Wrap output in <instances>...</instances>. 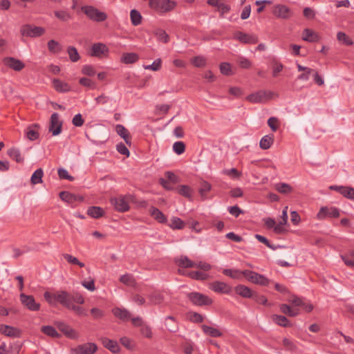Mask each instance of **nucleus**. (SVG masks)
I'll use <instances>...</instances> for the list:
<instances>
[{"label": "nucleus", "instance_id": "f257e3e1", "mask_svg": "<svg viewBox=\"0 0 354 354\" xmlns=\"http://www.w3.org/2000/svg\"><path fill=\"white\" fill-rule=\"evenodd\" d=\"M46 301L52 304L58 302L68 310H71L74 305L72 295L66 291H58L54 293L46 291Z\"/></svg>", "mask_w": 354, "mask_h": 354}, {"label": "nucleus", "instance_id": "f03ea898", "mask_svg": "<svg viewBox=\"0 0 354 354\" xmlns=\"http://www.w3.org/2000/svg\"><path fill=\"white\" fill-rule=\"evenodd\" d=\"M149 5L158 12H167L174 9L176 3L171 0H150Z\"/></svg>", "mask_w": 354, "mask_h": 354}, {"label": "nucleus", "instance_id": "7ed1b4c3", "mask_svg": "<svg viewBox=\"0 0 354 354\" xmlns=\"http://www.w3.org/2000/svg\"><path fill=\"white\" fill-rule=\"evenodd\" d=\"M242 273L245 279L253 283L266 286L270 283V280L267 277L256 272L245 270L242 271Z\"/></svg>", "mask_w": 354, "mask_h": 354}, {"label": "nucleus", "instance_id": "20e7f679", "mask_svg": "<svg viewBox=\"0 0 354 354\" xmlns=\"http://www.w3.org/2000/svg\"><path fill=\"white\" fill-rule=\"evenodd\" d=\"M84 13L91 20L100 22L106 19L107 15L91 6H85L81 8Z\"/></svg>", "mask_w": 354, "mask_h": 354}, {"label": "nucleus", "instance_id": "39448f33", "mask_svg": "<svg viewBox=\"0 0 354 354\" xmlns=\"http://www.w3.org/2000/svg\"><path fill=\"white\" fill-rule=\"evenodd\" d=\"M189 300L196 306H209L212 304V299L208 296L198 292H192L187 294Z\"/></svg>", "mask_w": 354, "mask_h": 354}, {"label": "nucleus", "instance_id": "423d86ee", "mask_svg": "<svg viewBox=\"0 0 354 354\" xmlns=\"http://www.w3.org/2000/svg\"><path fill=\"white\" fill-rule=\"evenodd\" d=\"M128 198L127 196L123 195L112 197L110 199V203L118 212H125L129 209Z\"/></svg>", "mask_w": 354, "mask_h": 354}, {"label": "nucleus", "instance_id": "0eeeda50", "mask_svg": "<svg viewBox=\"0 0 354 354\" xmlns=\"http://www.w3.org/2000/svg\"><path fill=\"white\" fill-rule=\"evenodd\" d=\"M62 126L63 121L60 120L59 115L57 113H53L50 119L49 133H51L53 136L59 135L62 131Z\"/></svg>", "mask_w": 354, "mask_h": 354}, {"label": "nucleus", "instance_id": "6e6552de", "mask_svg": "<svg viewBox=\"0 0 354 354\" xmlns=\"http://www.w3.org/2000/svg\"><path fill=\"white\" fill-rule=\"evenodd\" d=\"M272 13L275 17L282 19H288L293 15L292 10L283 4L274 5L272 7Z\"/></svg>", "mask_w": 354, "mask_h": 354}, {"label": "nucleus", "instance_id": "1a4fd4ad", "mask_svg": "<svg viewBox=\"0 0 354 354\" xmlns=\"http://www.w3.org/2000/svg\"><path fill=\"white\" fill-rule=\"evenodd\" d=\"M97 350V346L95 343L88 342L80 344L71 349V354H94Z\"/></svg>", "mask_w": 354, "mask_h": 354}, {"label": "nucleus", "instance_id": "9d476101", "mask_svg": "<svg viewBox=\"0 0 354 354\" xmlns=\"http://www.w3.org/2000/svg\"><path fill=\"white\" fill-rule=\"evenodd\" d=\"M60 198L70 205L72 207H75L77 203L84 201V197L81 195H76L69 192L63 191L59 193Z\"/></svg>", "mask_w": 354, "mask_h": 354}, {"label": "nucleus", "instance_id": "9b49d317", "mask_svg": "<svg viewBox=\"0 0 354 354\" xmlns=\"http://www.w3.org/2000/svg\"><path fill=\"white\" fill-rule=\"evenodd\" d=\"M339 209L335 207H322L317 214L318 220H324L326 218H337L339 216Z\"/></svg>", "mask_w": 354, "mask_h": 354}, {"label": "nucleus", "instance_id": "f8f14e48", "mask_svg": "<svg viewBox=\"0 0 354 354\" xmlns=\"http://www.w3.org/2000/svg\"><path fill=\"white\" fill-rule=\"evenodd\" d=\"M272 93L266 91H259L246 97V100L252 103H263L271 98Z\"/></svg>", "mask_w": 354, "mask_h": 354}, {"label": "nucleus", "instance_id": "ddd939ff", "mask_svg": "<svg viewBox=\"0 0 354 354\" xmlns=\"http://www.w3.org/2000/svg\"><path fill=\"white\" fill-rule=\"evenodd\" d=\"M20 32L24 36L35 37L41 35L44 29L41 27L26 24L21 26Z\"/></svg>", "mask_w": 354, "mask_h": 354}, {"label": "nucleus", "instance_id": "4468645a", "mask_svg": "<svg viewBox=\"0 0 354 354\" xmlns=\"http://www.w3.org/2000/svg\"><path fill=\"white\" fill-rule=\"evenodd\" d=\"M2 62L6 66L15 71H21L25 67V64L20 59L12 57H4Z\"/></svg>", "mask_w": 354, "mask_h": 354}, {"label": "nucleus", "instance_id": "2eb2a0df", "mask_svg": "<svg viewBox=\"0 0 354 354\" xmlns=\"http://www.w3.org/2000/svg\"><path fill=\"white\" fill-rule=\"evenodd\" d=\"M20 300L21 304L30 310L37 311L40 308V304L37 303L34 297L31 295H26L24 293H21L20 295Z\"/></svg>", "mask_w": 354, "mask_h": 354}, {"label": "nucleus", "instance_id": "dca6fc26", "mask_svg": "<svg viewBox=\"0 0 354 354\" xmlns=\"http://www.w3.org/2000/svg\"><path fill=\"white\" fill-rule=\"evenodd\" d=\"M209 288L218 293L229 294L232 290L230 286L225 282L216 281L209 284Z\"/></svg>", "mask_w": 354, "mask_h": 354}, {"label": "nucleus", "instance_id": "f3484780", "mask_svg": "<svg viewBox=\"0 0 354 354\" xmlns=\"http://www.w3.org/2000/svg\"><path fill=\"white\" fill-rule=\"evenodd\" d=\"M51 84L53 88L58 93H67L71 90L69 84L57 78L51 79Z\"/></svg>", "mask_w": 354, "mask_h": 354}, {"label": "nucleus", "instance_id": "a211bd4d", "mask_svg": "<svg viewBox=\"0 0 354 354\" xmlns=\"http://www.w3.org/2000/svg\"><path fill=\"white\" fill-rule=\"evenodd\" d=\"M57 326L67 337L71 339H77L79 335L75 330L64 322H57Z\"/></svg>", "mask_w": 354, "mask_h": 354}, {"label": "nucleus", "instance_id": "6ab92c4d", "mask_svg": "<svg viewBox=\"0 0 354 354\" xmlns=\"http://www.w3.org/2000/svg\"><path fill=\"white\" fill-rule=\"evenodd\" d=\"M234 38L244 44H256L258 42V37L254 35H249L243 32H237Z\"/></svg>", "mask_w": 354, "mask_h": 354}, {"label": "nucleus", "instance_id": "aec40b11", "mask_svg": "<svg viewBox=\"0 0 354 354\" xmlns=\"http://www.w3.org/2000/svg\"><path fill=\"white\" fill-rule=\"evenodd\" d=\"M223 0H207V3L213 7H216L217 10L221 13V16L224 14L228 13L231 7L230 5L222 2Z\"/></svg>", "mask_w": 354, "mask_h": 354}, {"label": "nucleus", "instance_id": "412c9836", "mask_svg": "<svg viewBox=\"0 0 354 354\" xmlns=\"http://www.w3.org/2000/svg\"><path fill=\"white\" fill-rule=\"evenodd\" d=\"M109 53V48L102 43H95L92 46L91 56L101 57L103 55Z\"/></svg>", "mask_w": 354, "mask_h": 354}, {"label": "nucleus", "instance_id": "4be33fe9", "mask_svg": "<svg viewBox=\"0 0 354 354\" xmlns=\"http://www.w3.org/2000/svg\"><path fill=\"white\" fill-rule=\"evenodd\" d=\"M100 340L103 346L112 353H117L120 351V346L116 341L107 337H101Z\"/></svg>", "mask_w": 354, "mask_h": 354}, {"label": "nucleus", "instance_id": "5701e85b", "mask_svg": "<svg viewBox=\"0 0 354 354\" xmlns=\"http://www.w3.org/2000/svg\"><path fill=\"white\" fill-rule=\"evenodd\" d=\"M0 333L12 337H19L20 334L19 330L17 328L4 324L0 325Z\"/></svg>", "mask_w": 354, "mask_h": 354}, {"label": "nucleus", "instance_id": "b1692460", "mask_svg": "<svg viewBox=\"0 0 354 354\" xmlns=\"http://www.w3.org/2000/svg\"><path fill=\"white\" fill-rule=\"evenodd\" d=\"M149 213L151 216L158 223H167V218L166 216L157 207L153 206L151 207V208L149 209Z\"/></svg>", "mask_w": 354, "mask_h": 354}, {"label": "nucleus", "instance_id": "393cba45", "mask_svg": "<svg viewBox=\"0 0 354 354\" xmlns=\"http://www.w3.org/2000/svg\"><path fill=\"white\" fill-rule=\"evenodd\" d=\"M112 313L115 317L122 321H127L131 317L130 313L125 308L116 307L112 309Z\"/></svg>", "mask_w": 354, "mask_h": 354}, {"label": "nucleus", "instance_id": "a878e982", "mask_svg": "<svg viewBox=\"0 0 354 354\" xmlns=\"http://www.w3.org/2000/svg\"><path fill=\"white\" fill-rule=\"evenodd\" d=\"M234 290L236 293L241 296L242 297L252 298L253 297L252 290L244 285H238L235 287Z\"/></svg>", "mask_w": 354, "mask_h": 354}, {"label": "nucleus", "instance_id": "bb28decb", "mask_svg": "<svg viewBox=\"0 0 354 354\" xmlns=\"http://www.w3.org/2000/svg\"><path fill=\"white\" fill-rule=\"evenodd\" d=\"M115 130L117 133L124 139L126 144L131 145V136L128 130L122 124H117Z\"/></svg>", "mask_w": 354, "mask_h": 354}, {"label": "nucleus", "instance_id": "cd10ccee", "mask_svg": "<svg viewBox=\"0 0 354 354\" xmlns=\"http://www.w3.org/2000/svg\"><path fill=\"white\" fill-rule=\"evenodd\" d=\"M302 39L303 40L306 41L315 42L318 41L319 36L315 32L313 31L312 30L306 28L303 31Z\"/></svg>", "mask_w": 354, "mask_h": 354}, {"label": "nucleus", "instance_id": "c85d7f7f", "mask_svg": "<svg viewBox=\"0 0 354 354\" xmlns=\"http://www.w3.org/2000/svg\"><path fill=\"white\" fill-rule=\"evenodd\" d=\"M271 319L274 323L280 326L289 327L292 325L290 321L283 315H272Z\"/></svg>", "mask_w": 354, "mask_h": 354}, {"label": "nucleus", "instance_id": "c756f323", "mask_svg": "<svg viewBox=\"0 0 354 354\" xmlns=\"http://www.w3.org/2000/svg\"><path fill=\"white\" fill-rule=\"evenodd\" d=\"M201 328L204 334L212 337H219L222 335V333L217 328L208 326L207 325H202Z\"/></svg>", "mask_w": 354, "mask_h": 354}, {"label": "nucleus", "instance_id": "7c9ffc66", "mask_svg": "<svg viewBox=\"0 0 354 354\" xmlns=\"http://www.w3.org/2000/svg\"><path fill=\"white\" fill-rule=\"evenodd\" d=\"M138 59L139 55L136 53H126L121 57V62L127 64L136 63Z\"/></svg>", "mask_w": 354, "mask_h": 354}, {"label": "nucleus", "instance_id": "2f4dec72", "mask_svg": "<svg viewBox=\"0 0 354 354\" xmlns=\"http://www.w3.org/2000/svg\"><path fill=\"white\" fill-rule=\"evenodd\" d=\"M104 214V209L98 206H91L87 209V214L94 218H99Z\"/></svg>", "mask_w": 354, "mask_h": 354}, {"label": "nucleus", "instance_id": "473e14b6", "mask_svg": "<svg viewBox=\"0 0 354 354\" xmlns=\"http://www.w3.org/2000/svg\"><path fill=\"white\" fill-rule=\"evenodd\" d=\"M176 263L179 267L183 268H195V266H196V263H194L186 256L181 257L178 259L176 261Z\"/></svg>", "mask_w": 354, "mask_h": 354}, {"label": "nucleus", "instance_id": "72a5a7b5", "mask_svg": "<svg viewBox=\"0 0 354 354\" xmlns=\"http://www.w3.org/2000/svg\"><path fill=\"white\" fill-rule=\"evenodd\" d=\"M165 326L167 329L171 333H176L178 329V324L172 316H168L166 317Z\"/></svg>", "mask_w": 354, "mask_h": 354}, {"label": "nucleus", "instance_id": "f704fd0d", "mask_svg": "<svg viewBox=\"0 0 354 354\" xmlns=\"http://www.w3.org/2000/svg\"><path fill=\"white\" fill-rule=\"evenodd\" d=\"M8 155L17 162L22 163L24 162V157L21 156L20 151L16 148L10 149L8 151Z\"/></svg>", "mask_w": 354, "mask_h": 354}, {"label": "nucleus", "instance_id": "c9c22d12", "mask_svg": "<svg viewBox=\"0 0 354 354\" xmlns=\"http://www.w3.org/2000/svg\"><path fill=\"white\" fill-rule=\"evenodd\" d=\"M130 19L132 25L137 26L141 24L142 17L140 12L136 9H133L130 12Z\"/></svg>", "mask_w": 354, "mask_h": 354}, {"label": "nucleus", "instance_id": "e433bc0d", "mask_svg": "<svg viewBox=\"0 0 354 354\" xmlns=\"http://www.w3.org/2000/svg\"><path fill=\"white\" fill-rule=\"evenodd\" d=\"M47 45L49 51L52 53L57 54L62 50V46L54 39L48 41Z\"/></svg>", "mask_w": 354, "mask_h": 354}, {"label": "nucleus", "instance_id": "4c0bfd02", "mask_svg": "<svg viewBox=\"0 0 354 354\" xmlns=\"http://www.w3.org/2000/svg\"><path fill=\"white\" fill-rule=\"evenodd\" d=\"M187 277L192 279L205 281L209 277V275L201 271H191L187 272Z\"/></svg>", "mask_w": 354, "mask_h": 354}, {"label": "nucleus", "instance_id": "58836bf2", "mask_svg": "<svg viewBox=\"0 0 354 354\" xmlns=\"http://www.w3.org/2000/svg\"><path fill=\"white\" fill-rule=\"evenodd\" d=\"M212 185L207 181H203L199 188V194L203 200L207 198V194L211 190Z\"/></svg>", "mask_w": 354, "mask_h": 354}, {"label": "nucleus", "instance_id": "ea45409f", "mask_svg": "<svg viewBox=\"0 0 354 354\" xmlns=\"http://www.w3.org/2000/svg\"><path fill=\"white\" fill-rule=\"evenodd\" d=\"M273 141L272 136H264L260 140L259 146L262 149H268L273 143Z\"/></svg>", "mask_w": 354, "mask_h": 354}, {"label": "nucleus", "instance_id": "a19ab883", "mask_svg": "<svg viewBox=\"0 0 354 354\" xmlns=\"http://www.w3.org/2000/svg\"><path fill=\"white\" fill-rule=\"evenodd\" d=\"M44 176V171L41 168L37 169L32 175L30 178V182L32 185H36L42 183V178Z\"/></svg>", "mask_w": 354, "mask_h": 354}, {"label": "nucleus", "instance_id": "79ce46f5", "mask_svg": "<svg viewBox=\"0 0 354 354\" xmlns=\"http://www.w3.org/2000/svg\"><path fill=\"white\" fill-rule=\"evenodd\" d=\"M169 226L173 230H182L185 227V223L180 218L174 216L171 218Z\"/></svg>", "mask_w": 354, "mask_h": 354}, {"label": "nucleus", "instance_id": "37998d69", "mask_svg": "<svg viewBox=\"0 0 354 354\" xmlns=\"http://www.w3.org/2000/svg\"><path fill=\"white\" fill-rule=\"evenodd\" d=\"M275 189L281 194H286L292 192V187L288 183H279L275 185Z\"/></svg>", "mask_w": 354, "mask_h": 354}, {"label": "nucleus", "instance_id": "c03bdc74", "mask_svg": "<svg viewBox=\"0 0 354 354\" xmlns=\"http://www.w3.org/2000/svg\"><path fill=\"white\" fill-rule=\"evenodd\" d=\"M67 53L70 60L73 62H76L80 59V56L77 52V50L74 46H68L67 48Z\"/></svg>", "mask_w": 354, "mask_h": 354}, {"label": "nucleus", "instance_id": "a18cd8bd", "mask_svg": "<svg viewBox=\"0 0 354 354\" xmlns=\"http://www.w3.org/2000/svg\"><path fill=\"white\" fill-rule=\"evenodd\" d=\"M282 345L284 348L288 351H295L297 349V346L295 343L292 339L287 337L283 338Z\"/></svg>", "mask_w": 354, "mask_h": 354}, {"label": "nucleus", "instance_id": "49530a36", "mask_svg": "<svg viewBox=\"0 0 354 354\" xmlns=\"http://www.w3.org/2000/svg\"><path fill=\"white\" fill-rule=\"evenodd\" d=\"M54 14L57 19L64 22L72 19V15L66 10H56Z\"/></svg>", "mask_w": 354, "mask_h": 354}, {"label": "nucleus", "instance_id": "de8ad7c7", "mask_svg": "<svg viewBox=\"0 0 354 354\" xmlns=\"http://www.w3.org/2000/svg\"><path fill=\"white\" fill-rule=\"evenodd\" d=\"M223 273L232 279H240L243 276L242 271L233 269H224Z\"/></svg>", "mask_w": 354, "mask_h": 354}, {"label": "nucleus", "instance_id": "09e8293b", "mask_svg": "<svg viewBox=\"0 0 354 354\" xmlns=\"http://www.w3.org/2000/svg\"><path fill=\"white\" fill-rule=\"evenodd\" d=\"M63 257L68 263L77 265L80 268H84L85 266V264L84 263L80 262L76 257H73L71 254H64Z\"/></svg>", "mask_w": 354, "mask_h": 354}, {"label": "nucleus", "instance_id": "8fccbe9b", "mask_svg": "<svg viewBox=\"0 0 354 354\" xmlns=\"http://www.w3.org/2000/svg\"><path fill=\"white\" fill-rule=\"evenodd\" d=\"M120 281L127 286H134L136 280L131 274H125L120 277Z\"/></svg>", "mask_w": 354, "mask_h": 354}, {"label": "nucleus", "instance_id": "3c124183", "mask_svg": "<svg viewBox=\"0 0 354 354\" xmlns=\"http://www.w3.org/2000/svg\"><path fill=\"white\" fill-rule=\"evenodd\" d=\"M37 127V125H35V127L28 128L26 135L28 140H35L38 138L39 133L38 131L35 129Z\"/></svg>", "mask_w": 354, "mask_h": 354}, {"label": "nucleus", "instance_id": "603ef678", "mask_svg": "<svg viewBox=\"0 0 354 354\" xmlns=\"http://www.w3.org/2000/svg\"><path fill=\"white\" fill-rule=\"evenodd\" d=\"M187 315L189 321L193 323L198 324L204 320L203 316L196 312H189Z\"/></svg>", "mask_w": 354, "mask_h": 354}, {"label": "nucleus", "instance_id": "864d4df0", "mask_svg": "<svg viewBox=\"0 0 354 354\" xmlns=\"http://www.w3.org/2000/svg\"><path fill=\"white\" fill-rule=\"evenodd\" d=\"M192 192L193 191L191 187L187 185H183L178 187V193L186 198H190L192 196Z\"/></svg>", "mask_w": 354, "mask_h": 354}, {"label": "nucleus", "instance_id": "5fc2aeb1", "mask_svg": "<svg viewBox=\"0 0 354 354\" xmlns=\"http://www.w3.org/2000/svg\"><path fill=\"white\" fill-rule=\"evenodd\" d=\"M337 39L339 42L346 46H351L353 44V41L343 32L337 33Z\"/></svg>", "mask_w": 354, "mask_h": 354}, {"label": "nucleus", "instance_id": "6e6d98bb", "mask_svg": "<svg viewBox=\"0 0 354 354\" xmlns=\"http://www.w3.org/2000/svg\"><path fill=\"white\" fill-rule=\"evenodd\" d=\"M149 303L151 304H159L163 301V296L158 292H153L149 296Z\"/></svg>", "mask_w": 354, "mask_h": 354}, {"label": "nucleus", "instance_id": "4d7b16f0", "mask_svg": "<svg viewBox=\"0 0 354 354\" xmlns=\"http://www.w3.org/2000/svg\"><path fill=\"white\" fill-rule=\"evenodd\" d=\"M140 334L148 339H151L153 337V333L151 330V328L147 324L142 325V327L140 328Z\"/></svg>", "mask_w": 354, "mask_h": 354}, {"label": "nucleus", "instance_id": "13d9d810", "mask_svg": "<svg viewBox=\"0 0 354 354\" xmlns=\"http://www.w3.org/2000/svg\"><path fill=\"white\" fill-rule=\"evenodd\" d=\"M162 60L160 58L155 59L151 64L145 65L144 68L153 71H158L161 68Z\"/></svg>", "mask_w": 354, "mask_h": 354}, {"label": "nucleus", "instance_id": "bf43d9fd", "mask_svg": "<svg viewBox=\"0 0 354 354\" xmlns=\"http://www.w3.org/2000/svg\"><path fill=\"white\" fill-rule=\"evenodd\" d=\"M173 150L178 155L183 153L185 150V143L182 141H178L174 142L173 145Z\"/></svg>", "mask_w": 354, "mask_h": 354}, {"label": "nucleus", "instance_id": "052dcab7", "mask_svg": "<svg viewBox=\"0 0 354 354\" xmlns=\"http://www.w3.org/2000/svg\"><path fill=\"white\" fill-rule=\"evenodd\" d=\"M156 35L158 37V39L160 41H162L165 44L167 43L169 41V35L167 34V32L162 30V29H158L156 30L155 32Z\"/></svg>", "mask_w": 354, "mask_h": 354}, {"label": "nucleus", "instance_id": "680f3d73", "mask_svg": "<svg viewBox=\"0 0 354 354\" xmlns=\"http://www.w3.org/2000/svg\"><path fill=\"white\" fill-rule=\"evenodd\" d=\"M340 194L348 199H354V189L350 187L344 186Z\"/></svg>", "mask_w": 354, "mask_h": 354}, {"label": "nucleus", "instance_id": "e2e57ef3", "mask_svg": "<svg viewBox=\"0 0 354 354\" xmlns=\"http://www.w3.org/2000/svg\"><path fill=\"white\" fill-rule=\"evenodd\" d=\"M58 175L60 179L68 180L69 181H73L75 179L73 176L68 174L67 170L65 169H59Z\"/></svg>", "mask_w": 354, "mask_h": 354}, {"label": "nucleus", "instance_id": "0e129e2a", "mask_svg": "<svg viewBox=\"0 0 354 354\" xmlns=\"http://www.w3.org/2000/svg\"><path fill=\"white\" fill-rule=\"evenodd\" d=\"M82 73L88 76H94L95 71L93 66L86 64L82 66Z\"/></svg>", "mask_w": 354, "mask_h": 354}, {"label": "nucleus", "instance_id": "69168bd1", "mask_svg": "<svg viewBox=\"0 0 354 354\" xmlns=\"http://www.w3.org/2000/svg\"><path fill=\"white\" fill-rule=\"evenodd\" d=\"M79 83L83 86L91 88H94L95 87V83L87 77H82L79 80Z\"/></svg>", "mask_w": 354, "mask_h": 354}, {"label": "nucleus", "instance_id": "338daca9", "mask_svg": "<svg viewBox=\"0 0 354 354\" xmlns=\"http://www.w3.org/2000/svg\"><path fill=\"white\" fill-rule=\"evenodd\" d=\"M237 63L243 68H249L252 66L250 61L244 57H239Z\"/></svg>", "mask_w": 354, "mask_h": 354}, {"label": "nucleus", "instance_id": "774afa93", "mask_svg": "<svg viewBox=\"0 0 354 354\" xmlns=\"http://www.w3.org/2000/svg\"><path fill=\"white\" fill-rule=\"evenodd\" d=\"M192 64L196 67H202L205 64V59L202 56L194 57L192 60Z\"/></svg>", "mask_w": 354, "mask_h": 354}]
</instances>
